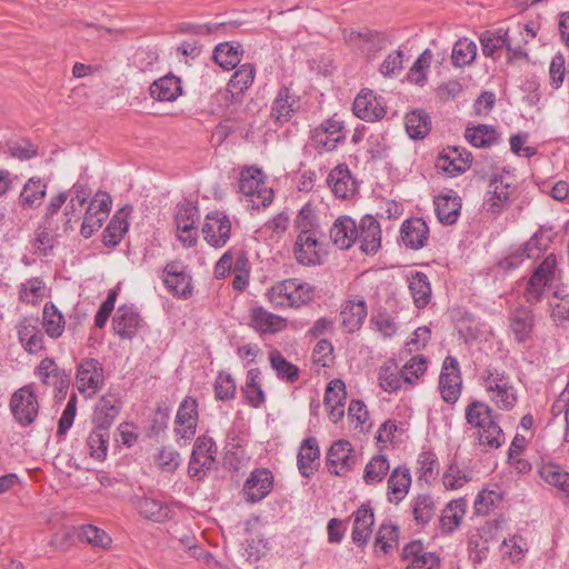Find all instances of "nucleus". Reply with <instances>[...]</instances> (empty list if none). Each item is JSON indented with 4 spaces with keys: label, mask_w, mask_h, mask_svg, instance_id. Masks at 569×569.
Listing matches in <instances>:
<instances>
[{
    "label": "nucleus",
    "mask_w": 569,
    "mask_h": 569,
    "mask_svg": "<svg viewBox=\"0 0 569 569\" xmlns=\"http://www.w3.org/2000/svg\"><path fill=\"white\" fill-rule=\"evenodd\" d=\"M468 425L478 430L479 445L485 451L495 450L505 442V433L499 425L500 415L485 401L472 400L465 410Z\"/></svg>",
    "instance_id": "nucleus-1"
},
{
    "label": "nucleus",
    "mask_w": 569,
    "mask_h": 569,
    "mask_svg": "<svg viewBox=\"0 0 569 569\" xmlns=\"http://www.w3.org/2000/svg\"><path fill=\"white\" fill-rule=\"evenodd\" d=\"M481 386L489 399L501 410L510 411L518 403L517 389L505 369L487 367L481 376Z\"/></svg>",
    "instance_id": "nucleus-2"
},
{
    "label": "nucleus",
    "mask_w": 569,
    "mask_h": 569,
    "mask_svg": "<svg viewBox=\"0 0 569 569\" xmlns=\"http://www.w3.org/2000/svg\"><path fill=\"white\" fill-rule=\"evenodd\" d=\"M267 298L273 308H299L312 299V288L298 279H286L273 284Z\"/></svg>",
    "instance_id": "nucleus-3"
},
{
    "label": "nucleus",
    "mask_w": 569,
    "mask_h": 569,
    "mask_svg": "<svg viewBox=\"0 0 569 569\" xmlns=\"http://www.w3.org/2000/svg\"><path fill=\"white\" fill-rule=\"evenodd\" d=\"M239 191L250 198L253 207L269 206L273 200V191L266 187L264 176L259 168L248 167L241 170Z\"/></svg>",
    "instance_id": "nucleus-4"
},
{
    "label": "nucleus",
    "mask_w": 569,
    "mask_h": 569,
    "mask_svg": "<svg viewBox=\"0 0 569 569\" xmlns=\"http://www.w3.org/2000/svg\"><path fill=\"white\" fill-rule=\"evenodd\" d=\"M10 411L21 427L34 422L39 412L38 397L30 385L16 390L10 398Z\"/></svg>",
    "instance_id": "nucleus-5"
},
{
    "label": "nucleus",
    "mask_w": 569,
    "mask_h": 569,
    "mask_svg": "<svg viewBox=\"0 0 569 569\" xmlns=\"http://www.w3.org/2000/svg\"><path fill=\"white\" fill-rule=\"evenodd\" d=\"M76 383L84 398H92L104 385L102 365L94 358H84L80 361L76 372Z\"/></svg>",
    "instance_id": "nucleus-6"
},
{
    "label": "nucleus",
    "mask_w": 569,
    "mask_h": 569,
    "mask_svg": "<svg viewBox=\"0 0 569 569\" xmlns=\"http://www.w3.org/2000/svg\"><path fill=\"white\" fill-rule=\"evenodd\" d=\"M438 389L445 402L453 405L460 398L462 391V377L460 366L456 357L447 356L442 362L439 375Z\"/></svg>",
    "instance_id": "nucleus-7"
},
{
    "label": "nucleus",
    "mask_w": 569,
    "mask_h": 569,
    "mask_svg": "<svg viewBox=\"0 0 569 569\" xmlns=\"http://www.w3.org/2000/svg\"><path fill=\"white\" fill-rule=\"evenodd\" d=\"M342 36L346 43L357 47L368 58L375 57L377 52L383 50L390 43L388 34L377 30L356 31L343 29Z\"/></svg>",
    "instance_id": "nucleus-8"
},
{
    "label": "nucleus",
    "mask_w": 569,
    "mask_h": 569,
    "mask_svg": "<svg viewBox=\"0 0 569 569\" xmlns=\"http://www.w3.org/2000/svg\"><path fill=\"white\" fill-rule=\"evenodd\" d=\"M164 287L176 298L187 300L193 295L192 278L179 261L168 262L162 271Z\"/></svg>",
    "instance_id": "nucleus-9"
},
{
    "label": "nucleus",
    "mask_w": 569,
    "mask_h": 569,
    "mask_svg": "<svg viewBox=\"0 0 569 569\" xmlns=\"http://www.w3.org/2000/svg\"><path fill=\"white\" fill-rule=\"evenodd\" d=\"M326 462L331 473L339 477L347 476L357 462L352 445L345 439L335 441L328 449Z\"/></svg>",
    "instance_id": "nucleus-10"
},
{
    "label": "nucleus",
    "mask_w": 569,
    "mask_h": 569,
    "mask_svg": "<svg viewBox=\"0 0 569 569\" xmlns=\"http://www.w3.org/2000/svg\"><path fill=\"white\" fill-rule=\"evenodd\" d=\"M473 157L469 150L460 146H448L436 160V168L456 177L466 172L472 164Z\"/></svg>",
    "instance_id": "nucleus-11"
},
{
    "label": "nucleus",
    "mask_w": 569,
    "mask_h": 569,
    "mask_svg": "<svg viewBox=\"0 0 569 569\" xmlns=\"http://www.w3.org/2000/svg\"><path fill=\"white\" fill-rule=\"evenodd\" d=\"M201 231L208 244L221 248L230 239L231 221L224 212L212 211L206 216Z\"/></svg>",
    "instance_id": "nucleus-12"
},
{
    "label": "nucleus",
    "mask_w": 569,
    "mask_h": 569,
    "mask_svg": "<svg viewBox=\"0 0 569 569\" xmlns=\"http://www.w3.org/2000/svg\"><path fill=\"white\" fill-rule=\"evenodd\" d=\"M352 110L359 119L368 122L382 119L387 112L385 99L367 88L356 97Z\"/></svg>",
    "instance_id": "nucleus-13"
},
{
    "label": "nucleus",
    "mask_w": 569,
    "mask_h": 569,
    "mask_svg": "<svg viewBox=\"0 0 569 569\" xmlns=\"http://www.w3.org/2000/svg\"><path fill=\"white\" fill-rule=\"evenodd\" d=\"M293 256L296 261L306 267L321 263V244L317 238V232L300 231L293 244Z\"/></svg>",
    "instance_id": "nucleus-14"
},
{
    "label": "nucleus",
    "mask_w": 569,
    "mask_h": 569,
    "mask_svg": "<svg viewBox=\"0 0 569 569\" xmlns=\"http://www.w3.org/2000/svg\"><path fill=\"white\" fill-rule=\"evenodd\" d=\"M512 187L502 176L491 178L483 200V209L491 214H500L511 203Z\"/></svg>",
    "instance_id": "nucleus-15"
},
{
    "label": "nucleus",
    "mask_w": 569,
    "mask_h": 569,
    "mask_svg": "<svg viewBox=\"0 0 569 569\" xmlns=\"http://www.w3.org/2000/svg\"><path fill=\"white\" fill-rule=\"evenodd\" d=\"M346 138L343 124L333 118L327 119L312 131L311 139L317 149L329 152Z\"/></svg>",
    "instance_id": "nucleus-16"
},
{
    "label": "nucleus",
    "mask_w": 569,
    "mask_h": 569,
    "mask_svg": "<svg viewBox=\"0 0 569 569\" xmlns=\"http://www.w3.org/2000/svg\"><path fill=\"white\" fill-rule=\"evenodd\" d=\"M36 375L43 385L53 387L59 393H66L70 386V371L59 368L54 360L49 357L40 361Z\"/></svg>",
    "instance_id": "nucleus-17"
},
{
    "label": "nucleus",
    "mask_w": 569,
    "mask_h": 569,
    "mask_svg": "<svg viewBox=\"0 0 569 569\" xmlns=\"http://www.w3.org/2000/svg\"><path fill=\"white\" fill-rule=\"evenodd\" d=\"M132 505L140 517L156 523H163L173 517V511L167 502L152 497H134Z\"/></svg>",
    "instance_id": "nucleus-18"
},
{
    "label": "nucleus",
    "mask_w": 569,
    "mask_h": 569,
    "mask_svg": "<svg viewBox=\"0 0 569 569\" xmlns=\"http://www.w3.org/2000/svg\"><path fill=\"white\" fill-rule=\"evenodd\" d=\"M273 486V475L266 468L253 470L247 478L243 486V495L248 502L254 503L261 501L271 491Z\"/></svg>",
    "instance_id": "nucleus-19"
},
{
    "label": "nucleus",
    "mask_w": 569,
    "mask_h": 569,
    "mask_svg": "<svg viewBox=\"0 0 569 569\" xmlns=\"http://www.w3.org/2000/svg\"><path fill=\"white\" fill-rule=\"evenodd\" d=\"M299 98L292 92V90L282 86L277 92V96L271 107V119L278 123L283 124L290 121L300 108Z\"/></svg>",
    "instance_id": "nucleus-20"
},
{
    "label": "nucleus",
    "mask_w": 569,
    "mask_h": 569,
    "mask_svg": "<svg viewBox=\"0 0 569 569\" xmlns=\"http://www.w3.org/2000/svg\"><path fill=\"white\" fill-rule=\"evenodd\" d=\"M429 227L422 218L406 219L400 228V241L409 249L419 250L427 244Z\"/></svg>",
    "instance_id": "nucleus-21"
},
{
    "label": "nucleus",
    "mask_w": 569,
    "mask_h": 569,
    "mask_svg": "<svg viewBox=\"0 0 569 569\" xmlns=\"http://www.w3.org/2000/svg\"><path fill=\"white\" fill-rule=\"evenodd\" d=\"M358 226L357 241L366 254H375L381 247V228L378 220L370 216H363Z\"/></svg>",
    "instance_id": "nucleus-22"
},
{
    "label": "nucleus",
    "mask_w": 569,
    "mask_h": 569,
    "mask_svg": "<svg viewBox=\"0 0 569 569\" xmlns=\"http://www.w3.org/2000/svg\"><path fill=\"white\" fill-rule=\"evenodd\" d=\"M402 558L408 561L406 569H439L440 566L439 557L433 552H426L419 540L405 546Z\"/></svg>",
    "instance_id": "nucleus-23"
},
{
    "label": "nucleus",
    "mask_w": 569,
    "mask_h": 569,
    "mask_svg": "<svg viewBox=\"0 0 569 569\" xmlns=\"http://www.w3.org/2000/svg\"><path fill=\"white\" fill-rule=\"evenodd\" d=\"M120 400L116 393L103 395L96 403L92 421L101 430H109L120 412Z\"/></svg>",
    "instance_id": "nucleus-24"
},
{
    "label": "nucleus",
    "mask_w": 569,
    "mask_h": 569,
    "mask_svg": "<svg viewBox=\"0 0 569 569\" xmlns=\"http://www.w3.org/2000/svg\"><path fill=\"white\" fill-rule=\"evenodd\" d=\"M38 323V318L26 317L18 325L19 341L23 349L31 355H36L44 348L43 335Z\"/></svg>",
    "instance_id": "nucleus-25"
},
{
    "label": "nucleus",
    "mask_w": 569,
    "mask_h": 569,
    "mask_svg": "<svg viewBox=\"0 0 569 569\" xmlns=\"http://www.w3.org/2000/svg\"><path fill=\"white\" fill-rule=\"evenodd\" d=\"M327 183L337 198L348 199L357 191V182L346 163L338 164L329 172Z\"/></svg>",
    "instance_id": "nucleus-26"
},
{
    "label": "nucleus",
    "mask_w": 569,
    "mask_h": 569,
    "mask_svg": "<svg viewBox=\"0 0 569 569\" xmlns=\"http://www.w3.org/2000/svg\"><path fill=\"white\" fill-rule=\"evenodd\" d=\"M329 236L336 247L349 249L357 242L358 226L351 217L341 216L333 222Z\"/></svg>",
    "instance_id": "nucleus-27"
},
{
    "label": "nucleus",
    "mask_w": 569,
    "mask_h": 569,
    "mask_svg": "<svg viewBox=\"0 0 569 569\" xmlns=\"http://www.w3.org/2000/svg\"><path fill=\"white\" fill-rule=\"evenodd\" d=\"M141 321V317L132 307L123 305L117 309L112 326L121 339H132L137 335Z\"/></svg>",
    "instance_id": "nucleus-28"
},
{
    "label": "nucleus",
    "mask_w": 569,
    "mask_h": 569,
    "mask_svg": "<svg viewBox=\"0 0 569 569\" xmlns=\"http://www.w3.org/2000/svg\"><path fill=\"white\" fill-rule=\"evenodd\" d=\"M131 211V206H124L116 211L103 230L102 242L106 247L113 248L121 242L129 228L128 217Z\"/></svg>",
    "instance_id": "nucleus-29"
},
{
    "label": "nucleus",
    "mask_w": 569,
    "mask_h": 569,
    "mask_svg": "<svg viewBox=\"0 0 569 569\" xmlns=\"http://www.w3.org/2000/svg\"><path fill=\"white\" fill-rule=\"evenodd\" d=\"M249 325L257 332L273 335L287 327V319L271 313L262 307H254L250 310Z\"/></svg>",
    "instance_id": "nucleus-30"
},
{
    "label": "nucleus",
    "mask_w": 569,
    "mask_h": 569,
    "mask_svg": "<svg viewBox=\"0 0 569 569\" xmlns=\"http://www.w3.org/2000/svg\"><path fill=\"white\" fill-rule=\"evenodd\" d=\"M353 529H352V541L358 546H365L371 533L372 526L375 523V515L372 508L362 503L355 512H353Z\"/></svg>",
    "instance_id": "nucleus-31"
},
{
    "label": "nucleus",
    "mask_w": 569,
    "mask_h": 569,
    "mask_svg": "<svg viewBox=\"0 0 569 569\" xmlns=\"http://www.w3.org/2000/svg\"><path fill=\"white\" fill-rule=\"evenodd\" d=\"M341 325L348 332H355L361 328L367 317V305L362 298L346 300L340 311Z\"/></svg>",
    "instance_id": "nucleus-32"
},
{
    "label": "nucleus",
    "mask_w": 569,
    "mask_h": 569,
    "mask_svg": "<svg viewBox=\"0 0 569 569\" xmlns=\"http://www.w3.org/2000/svg\"><path fill=\"white\" fill-rule=\"evenodd\" d=\"M48 182L40 177H31L23 184L19 194V203L23 209H37L47 194Z\"/></svg>",
    "instance_id": "nucleus-33"
},
{
    "label": "nucleus",
    "mask_w": 569,
    "mask_h": 569,
    "mask_svg": "<svg viewBox=\"0 0 569 569\" xmlns=\"http://www.w3.org/2000/svg\"><path fill=\"white\" fill-rule=\"evenodd\" d=\"M320 449L315 437L306 438L299 448L297 465L299 472L309 478L319 466Z\"/></svg>",
    "instance_id": "nucleus-34"
},
{
    "label": "nucleus",
    "mask_w": 569,
    "mask_h": 569,
    "mask_svg": "<svg viewBox=\"0 0 569 569\" xmlns=\"http://www.w3.org/2000/svg\"><path fill=\"white\" fill-rule=\"evenodd\" d=\"M388 500L391 503H400L409 492L411 475L407 467H396L388 478Z\"/></svg>",
    "instance_id": "nucleus-35"
},
{
    "label": "nucleus",
    "mask_w": 569,
    "mask_h": 569,
    "mask_svg": "<svg viewBox=\"0 0 569 569\" xmlns=\"http://www.w3.org/2000/svg\"><path fill=\"white\" fill-rule=\"evenodd\" d=\"M150 96L161 102H171L182 94L180 78L169 73L153 81L149 88Z\"/></svg>",
    "instance_id": "nucleus-36"
},
{
    "label": "nucleus",
    "mask_w": 569,
    "mask_h": 569,
    "mask_svg": "<svg viewBox=\"0 0 569 569\" xmlns=\"http://www.w3.org/2000/svg\"><path fill=\"white\" fill-rule=\"evenodd\" d=\"M509 321L510 329L518 343H522L530 338L535 326V317L531 309L527 307L515 309L510 313Z\"/></svg>",
    "instance_id": "nucleus-37"
},
{
    "label": "nucleus",
    "mask_w": 569,
    "mask_h": 569,
    "mask_svg": "<svg viewBox=\"0 0 569 569\" xmlns=\"http://www.w3.org/2000/svg\"><path fill=\"white\" fill-rule=\"evenodd\" d=\"M465 139L476 148H490L500 140L496 127L490 124L468 126L465 130Z\"/></svg>",
    "instance_id": "nucleus-38"
},
{
    "label": "nucleus",
    "mask_w": 569,
    "mask_h": 569,
    "mask_svg": "<svg viewBox=\"0 0 569 569\" xmlns=\"http://www.w3.org/2000/svg\"><path fill=\"white\" fill-rule=\"evenodd\" d=\"M71 197L63 210L64 230H72L73 222H78L81 217L82 207L87 203L89 192L86 187L74 184L71 190Z\"/></svg>",
    "instance_id": "nucleus-39"
},
{
    "label": "nucleus",
    "mask_w": 569,
    "mask_h": 569,
    "mask_svg": "<svg viewBox=\"0 0 569 569\" xmlns=\"http://www.w3.org/2000/svg\"><path fill=\"white\" fill-rule=\"evenodd\" d=\"M407 280L415 306L418 309L425 308L431 299V284L428 276L421 271H413L408 274Z\"/></svg>",
    "instance_id": "nucleus-40"
},
{
    "label": "nucleus",
    "mask_w": 569,
    "mask_h": 569,
    "mask_svg": "<svg viewBox=\"0 0 569 569\" xmlns=\"http://www.w3.org/2000/svg\"><path fill=\"white\" fill-rule=\"evenodd\" d=\"M256 68L251 63L241 64L228 83V91L233 100H238L253 83Z\"/></svg>",
    "instance_id": "nucleus-41"
},
{
    "label": "nucleus",
    "mask_w": 569,
    "mask_h": 569,
    "mask_svg": "<svg viewBox=\"0 0 569 569\" xmlns=\"http://www.w3.org/2000/svg\"><path fill=\"white\" fill-rule=\"evenodd\" d=\"M435 209L439 221L451 226L460 216L461 199L458 196H439L435 199Z\"/></svg>",
    "instance_id": "nucleus-42"
},
{
    "label": "nucleus",
    "mask_w": 569,
    "mask_h": 569,
    "mask_svg": "<svg viewBox=\"0 0 569 569\" xmlns=\"http://www.w3.org/2000/svg\"><path fill=\"white\" fill-rule=\"evenodd\" d=\"M538 473L543 481L569 495V472L561 466L553 462H541L538 465Z\"/></svg>",
    "instance_id": "nucleus-43"
},
{
    "label": "nucleus",
    "mask_w": 569,
    "mask_h": 569,
    "mask_svg": "<svg viewBox=\"0 0 569 569\" xmlns=\"http://www.w3.org/2000/svg\"><path fill=\"white\" fill-rule=\"evenodd\" d=\"M436 503L428 493H420L411 500V512L417 526H427L436 515Z\"/></svg>",
    "instance_id": "nucleus-44"
},
{
    "label": "nucleus",
    "mask_w": 569,
    "mask_h": 569,
    "mask_svg": "<svg viewBox=\"0 0 569 569\" xmlns=\"http://www.w3.org/2000/svg\"><path fill=\"white\" fill-rule=\"evenodd\" d=\"M406 130L412 139H423L430 131L431 119L423 110H413L405 117Z\"/></svg>",
    "instance_id": "nucleus-45"
},
{
    "label": "nucleus",
    "mask_w": 569,
    "mask_h": 569,
    "mask_svg": "<svg viewBox=\"0 0 569 569\" xmlns=\"http://www.w3.org/2000/svg\"><path fill=\"white\" fill-rule=\"evenodd\" d=\"M466 513V500L460 498L450 501L440 517L443 533H451L461 522Z\"/></svg>",
    "instance_id": "nucleus-46"
},
{
    "label": "nucleus",
    "mask_w": 569,
    "mask_h": 569,
    "mask_svg": "<svg viewBox=\"0 0 569 569\" xmlns=\"http://www.w3.org/2000/svg\"><path fill=\"white\" fill-rule=\"evenodd\" d=\"M269 360L278 379L288 383H295L299 379L300 369L296 365L289 362L279 350L274 349L270 351Z\"/></svg>",
    "instance_id": "nucleus-47"
},
{
    "label": "nucleus",
    "mask_w": 569,
    "mask_h": 569,
    "mask_svg": "<svg viewBox=\"0 0 569 569\" xmlns=\"http://www.w3.org/2000/svg\"><path fill=\"white\" fill-rule=\"evenodd\" d=\"M260 375L258 368L249 369L246 383L242 387L248 403L253 408H259L266 401V395L260 383Z\"/></svg>",
    "instance_id": "nucleus-48"
},
{
    "label": "nucleus",
    "mask_w": 569,
    "mask_h": 569,
    "mask_svg": "<svg viewBox=\"0 0 569 569\" xmlns=\"http://www.w3.org/2000/svg\"><path fill=\"white\" fill-rule=\"evenodd\" d=\"M64 317L58 310L53 302H47L42 310V326L46 330V333L57 339L59 338L64 329Z\"/></svg>",
    "instance_id": "nucleus-49"
},
{
    "label": "nucleus",
    "mask_w": 569,
    "mask_h": 569,
    "mask_svg": "<svg viewBox=\"0 0 569 569\" xmlns=\"http://www.w3.org/2000/svg\"><path fill=\"white\" fill-rule=\"evenodd\" d=\"M111 207V197L108 192L99 191L91 199L87 207L84 219L91 218L97 220V224L102 227L103 221L108 218Z\"/></svg>",
    "instance_id": "nucleus-50"
},
{
    "label": "nucleus",
    "mask_w": 569,
    "mask_h": 569,
    "mask_svg": "<svg viewBox=\"0 0 569 569\" xmlns=\"http://www.w3.org/2000/svg\"><path fill=\"white\" fill-rule=\"evenodd\" d=\"M389 469L390 465L386 456H373L365 467L363 480L369 486L377 485L383 480Z\"/></svg>",
    "instance_id": "nucleus-51"
},
{
    "label": "nucleus",
    "mask_w": 569,
    "mask_h": 569,
    "mask_svg": "<svg viewBox=\"0 0 569 569\" xmlns=\"http://www.w3.org/2000/svg\"><path fill=\"white\" fill-rule=\"evenodd\" d=\"M239 46L229 42L219 43L213 50L214 61L224 70H231L240 63Z\"/></svg>",
    "instance_id": "nucleus-52"
},
{
    "label": "nucleus",
    "mask_w": 569,
    "mask_h": 569,
    "mask_svg": "<svg viewBox=\"0 0 569 569\" xmlns=\"http://www.w3.org/2000/svg\"><path fill=\"white\" fill-rule=\"evenodd\" d=\"M109 439V430H101V428L94 426L87 439L89 452L93 459L101 461L107 457Z\"/></svg>",
    "instance_id": "nucleus-53"
},
{
    "label": "nucleus",
    "mask_w": 569,
    "mask_h": 569,
    "mask_svg": "<svg viewBox=\"0 0 569 569\" xmlns=\"http://www.w3.org/2000/svg\"><path fill=\"white\" fill-rule=\"evenodd\" d=\"M508 31L498 29L497 31H486L480 37V44L482 53L486 57L496 58V53L505 48L507 43Z\"/></svg>",
    "instance_id": "nucleus-54"
},
{
    "label": "nucleus",
    "mask_w": 569,
    "mask_h": 569,
    "mask_svg": "<svg viewBox=\"0 0 569 569\" xmlns=\"http://www.w3.org/2000/svg\"><path fill=\"white\" fill-rule=\"evenodd\" d=\"M502 500L503 493L501 490L483 489L476 497L473 503L475 512L479 516L489 515V512L499 503H501Z\"/></svg>",
    "instance_id": "nucleus-55"
},
{
    "label": "nucleus",
    "mask_w": 569,
    "mask_h": 569,
    "mask_svg": "<svg viewBox=\"0 0 569 569\" xmlns=\"http://www.w3.org/2000/svg\"><path fill=\"white\" fill-rule=\"evenodd\" d=\"M78 538L82 542L102 549L108 548L112 541L110 536L104 530L92 525H87L79 528Z\"/></svg>",
    "instance_id": "nucleus-56"
},
{
    "label": "nucleus",
    "mask_w": 569,
    "mask_h": 569,
    "mask_svg": "<svg viewBox=\"0 0 569 569\" xmlns=\"http://www.w3.org/2000/svg\"><path fill=\"white\" fill-rule=\"evenodd\" d=\"M477 56V46L473 41L458 40L452 49L451 60L453 66L463 67L470 64Z\"/></svg>",
    "instance_id": "nucleus-57"
},
{
    "label": "nucleus",
    "mask_w": 569,
    "mask_h": 569,
    "mask_svg": "<svg viewBox=\"0 0 569 569\" xmlns=\"http://www.w3.org/2000/svg\"><path fill=\"white\" fill-rule=\"evenodd\" d=\"M550 229L540 228L532 237L523 244L527 251V258H533L540 252L546 251L552 242Z\"/></svg>",
    "instance_id": "nucleus-58"
},
{
    "label": "nucleus",
    "mask_w": 569,
    "mask_h": 569,
    "mask_svg": "<svg viewBox=\"0 0 569 569\" xmlns=\"http://www.w3.org/2000/svg\"><path fill=\"white\" fill-rule=\"evenodd\" d=\"M399 528L395 525L383 523L380 526L375 546L380 548L383 553L390 552L398 543Z\"/></svg>",
    "instance_id": "nucleus-59"
},
{
    "label": "nucleus",
    "mask_w": 569,
    "mask_h": 569,
    "mask_svg": "<svg viewBox=\"0 0 569 569\" xmlns=\"http://www.w3.org/2000/svg\"><path fill=\"white\" fill-rule=\"evenodd\" d=\"M419 465V479L426 482L433 480L439 472V463L436 453L432 451H422L417 460Z\"/></svg>",
    "instance_id": "nucleus-60"
},
{
    "label": "nucleus",
    "mask_w": 569,
    "mask_h": 569,
    "mask_svg": "<svg viewBox=\"0 0 569 569\" xmlns=\"http://www.w3.org/2000/svg\"><path fill=\"white\" fill-rule=\"evenodd\" d=\"M432 53L426 49L415 61L408 72V79L416 84H423L427 80V71L430 68Z\"/></svg>",
    "instance_id": "nucleus-61"
},
{
    "label": "nucleus",
    "mask_w": 569,
    "mask_h": 569,
    "mask_svg": "<svg viewBox=\"0 0 569 569\" xmlns=\"http://www.w3.org/2000/svg\"><path fill=\"white\" fill-rule=\"evenodd\" d=\"M428 361L427 358L422 355H418L412 357L406 365L402 367L403 380L409 385H413L416 380L425 375L427 371Z\"/></svg>",
    "instance_id": "nucleus-62"
},
{
    "label": "nucleus",
    "mask_w": 569,
    "mask_h": 569,
    "mask_svg": "<svg viewBox=\"0 0 569 569\" xmlns=\"http://www.w3.org/2000/svg\"><path fill=\"white\" fill-rule=\"evenodd\" d=\"M237 386L229 373L219 372L214 381V397L217 400L228 401L234 398Z\"/></svg>",
    "instance_id": "nucleus-63"
},
{
    "label": "nucleus",
    "mask_w": 569,
    "mask_h": 569,
    "mask_svg": "<svg viewBox=\"0 0 569 569\" xmlns=\"http://www.w3.org/2000/svg\"><path fill=\"white\" fill-rule=\"evenodd\" d=\"M174 220H176L177 228L182 227L183 224H187V227H196V224L199 220L198 206L190 201L180 203L177 207Z\"/></svg>",
    "instance_id": "nucleus-64"
}]
</instances>
